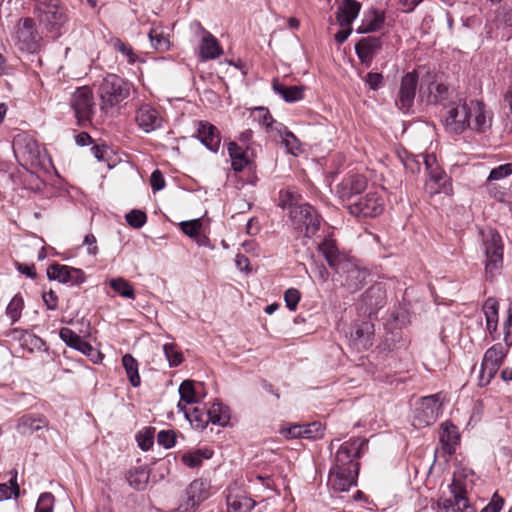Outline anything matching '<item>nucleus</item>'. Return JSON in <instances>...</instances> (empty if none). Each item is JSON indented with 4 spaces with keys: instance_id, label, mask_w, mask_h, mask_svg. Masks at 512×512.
I'll use <instances>...</instances> for the list:
<instances>
[{
    "instance_id": "24",
    "label": "nucleus",
    "mask_w": 512,
    "mask_h": 512,
    "mask_svg": "<svg viewBox=\"0 0 512 512\" xmlns=\"http://www.w3.org/2000/svg\"><path fill=\"white\" fill-rule=\"evenodd\" d=\"M197 137L210 151L217 152L221 143V136L216 126L208 121L197 122Z\"/></svg>"
},
{
    "instance_id": "9",
    "label": "nucleus",
    "mask_w": 512,
    "mask_h": 512,
    "mask_svg": "<svg viewBox=\"0 0 512 512\" xmlns=\"http://www.w3.org/2000/svg\"><path fill=\"white\" fill-rule=\"evenodd\" d=\"M504 347L498 343L490 347L484 354L479 374V385L486 386L498 372L504 358Z\"/></svg>"
},
{
    "instance_id": "39",
    "label": "nucleus",
    "mask_w": 512,
    "mask_h": 512,
    "mask_svg": "<svg viewBox=\"0 0 512 512\" xmlns=\"http://www.w3.org/2000/svg\"><path fill=\"white\" fill-rule=\"evenodd\" d=\"M59 336L61 340L70 348H73L79 352H83L87 343L82 337H80L76 332L72 329L63 327L60 329Z\"/></svg>"
},
{
    "instance_id": "41",
    "label": "nucleus",
    "mask_w": 512,
    "mask_h": 512,
    "mask_svg": "<svg viewBox=\"0 0 512 512\" xmlns=\"http://www.w3.org/2000/svg\"><path fill=\"white\" fill-rule=\"evenodd\" d=\"M300 194L294 187H288L279 191V207L288 209L289 212L295 207L299 206L298 201Z\"/></svg>"
},
{
    "instance_id": "4",
    "label": "nucleus",
    "mask_w": 512,
    "mask_h": 512,
    "mask_svg": "<svg viewBox=\"0 0 512 512\" xmlns=\"http://www.w3.org/2000/svg\"><path fill=\"white\" fill-rule=\"evenodd\" d=\"M131 85L115 74L107 75L99 86L102 108L113 107L125 100L130 94Z\"/></svg>"
},
{
    "instance_id": "58",
    "label": "nucleus",
    "mask_w": 512,
    "mask_h": 512,
    "mask_svg": "<svg viewBox=\"0 0 512 512\" xmlns=\"http://www.w3.org/2000/svg\"><path fill=\"white\" fill-rule=\"evenodd\" d=\"M149 39L151 45L158 50H165L168 48L169 41L162 34L157 33L155 29H151L149 32Z\"/></svg>"
},
{
    "instance_id": "20",
    "label": "nucleus",
    "mask_w": 512,
    "mask_h": 512,
    "mask_svg": "<svg viewBox=\"0 0 512 512\" xmlns=\"http://www.w3.org/2000/svg\"><path fill=\"white\" fill-rule=\"evenodd\" d=\"M358 470L353 466L350 468L332 467L329 474V485L334 491L345 492L356 485Z\"/></svg>"
},
{
    "instance_id": "49",
    "label": "nucleus",
    "mask_w": 512,
    "mask_h": 512,
    "mask_svg": "<svg viewBox=\"0 0 512 512\" xmlns=\"http://www.w3.org/2000/svg\"><path fill=\"white\" fill-rule=\"evenodd\" d=\"M212 453L209 450H197L192 453L184 454L182 461L185 465L191 468L198 467L202 464L203 459L210 458Z\"/></svg>"
},
{
    "instance_id": "10",
    "label": "nucleus",
    "mask_w": 512,
    "mask_h": 512,
    "mask_svg": "<svg viewBox=\"0 0 512 512\" xmlns=\"http://www.w3.org/2000/svg\"><path fill=\"white\" fill-rule=\"evenodd\" d=\"M208 484L196 479L186 488L175 512H196L198 506L209 497Z\"/></svg>"
},
{
    "instance_id": "1",
    "label": "nucleus",
    "mask_w": 512,
    "mask_h": 512,
    "mask_svg": "<svg viewBox=\"0 0 512 512\" xmlns=\"http://www.w3.org/2000/svg\"><path fill=\"white\" fill-rule=\"evenodd\" d=\"M318 251L333 269L332 280L350 291L361 288L367 277V271L361 268L354 259L340 252L336 241L329 235L318 244Z\"/></svg>"
},
{
    "instance_id": "11",
    "label": "nucleus",
    "mask_w": 512,
    "mask_h": 512,
    "mask_svg": "<svg viewBox=\"0 0 512 512\" xmlns=\"http://www.w3.org/2000/svg\"><path fill=\"white\" fill-rule=\"evenodd\" d=\"M366 444V440L360 437L350 439L339 446L335 455V468H350L353 466L355 470L359 469V464L355 459L360 457L361 449Z\"/></svg>"
},
{
    "instance_id": "51",
    "label": "nucleus",
    "mask_w": 512,
    "mask_h": 512,
    "mask_svg": "<svg viewBox=\"0 0 512 512\" xmlns=\"http://www.w3.org/2000/svg\"><path fill=\"white\" fill-rule=\"evenodd\" d=\"M179 394L181 403L182 401L186 404H193L196 402L195 388L193 381L185 380L179 386Z\"/></svg>"
},
{
    "instance_id": "34",
    "label": "nucleus",
    "mask_w": 512,
    "mask_h": 512,
    "mask_svg": "<svg viewBox=\"0 0 512 512\" xmlns=\"http://www.w3.org/2000/svg\"><path fill=\"white\" fill-rule=\"evenodd\" d=\"M272 88L276 94L280 95L288 103L299 101L304 97V88L302 86H285L278 80H274Z\"/></svg>"
},
{
    "instance_id": "32",
    "label": "nucleus",
    "mask_w": 512,
    "mask_h": 512,
    "mask_svg": "<svg viewBox=\"0 0 512 512\" xmlns=\"http://www.w3.org/2000/svg\"><path fill=\"white\" fill-rule=\"evenodd\" d=\"M48 421L41 415H23L18 419L17 431L21 435H31L34 432L47 427Z\"/></svg>"
},
{
    "instance_id": "21",
    "label": "nucleus",
    "mask_w": 512,
    "mask_h": 512,
    "mask_svg": "<svg viewBox=\"0 0 512 512\" xmlns=\"http://www.w3.org/2000/svg\"><path fill=\"white\" fill-rule=\"evenodd\" d=\"M364 313L369 316L376 314L386 304V292L381 284L369 287L361 298Z\"/></svg>"
},
{
    "instance_id": "14",
    "label": "nucleus",
    "mask_w": 512,
    "mask_h": 512,
    "mask_svg": "<svg viewBox=\"0 0 512 512\" xmlns=\"http://www.w3.org/2000/svg\"><path fill=\"white\" fill-rule=\"evenodd\" d=\"M418 80L419 77L416 71L408 72L402 77L398 97L396 99V105L401 111L409 112L412 108L418 87Z\"/></svg>"
},
{
    "instance_id": "22",
    "label": "nucleus",
    "mask_w": 512,
    "mask_h": 512,
    "mask_svg": "<svg viewBox=\"0 0 512 512\" xmlns=\"http://www.w3.org/2000/svg\"><path fill=\"white\" fill-rule=\"evenodd\" d=\"M382 48L381 37L367 36L361 38L355 44V51L361 63L369 67L373 58L378 54Z\"/></svg>"
},
{
    "instance_id": "6",
    "label": "nucleus",
    "mask_w": 512,
    "mask_h": 512,
    "mask_svg": "<svg viewBox=\"0 0 512 512\" xmlns=\"http://www.w3.org/2000/svg\"><path fill=\"white\" fill-rule=\"evenodd\" d=\"M349 213L357 217H376L384 210L381 196L375 191H369L365 195H359L345 206Z\"/></svg>"
},
{
    "instance_id": "63",
    "label": "nucleus",
    "mask_w": 512,
    "mask_h": 512,
    "mask_svg": "<svg viewBox=\"0 0 512 512\" xmlns=\"http://www.w3.org/2000/svg\"><path fill=\"white\" fill-rule=\"evenodd\" d=\"M504 504L503 498L494 493L490 503H488L480 512H500Z\"/></svg>"
},
{
    "instance_id": "38",
    "label": "nucleus",
    "mask_w": 512,
    "mask_h": 512,
    "mask_svg": "<svg viewBox=\"0 0 512 512\" xmlns=\"http://www.w3.org/2000/svg\"><path fill=\"white\" fill-rule=\"evenodd\" d=\"M228 153L231 158V165L234 171H242L248 164L246 153L235 142H230L228 145Z\"/></svg>"
},
{
    "instance_id": "50",
    "label": "nucleus",
    "mask_w": 512,
    "mask_h": 512,
    "mask_svg": "<svg viewBox=\"0 0 512 512\" xmlns=\"http://www.w3.org/2000/svg\"><path fill=\"white\" fill-rule=\"evenodd\" d=\"M23 307L24 301L22 297L15 295L9 302L6 309V314L11 319L12 323L17 322L20 319Z\"/></svg>"
},
{
    "instance_id": "36",
    "label": "nucleus",
    "mask_w": 512,
    "mask_h": 512,
    "mask_svg": "<svg viewBox=\"0 0 512 512\" xmlns=\"http://www.w3.org/2000/svg\"><path fill=\"white\" fill-rule=\"evenodd\" d=\"M207 421L215 425L225 426L230 419L229 409L222 403H213L206 411Z\"/></svg>"
},
{
    "instance_id": "8",
    "label": "nucleus",
    "mask_w": 512,
    "mask_h": 512,
    "mask_svg": "<svg viewBox=\"0 0 512 512\" xmlns=\"http://www.w3.org/2000/svg\"><path fill=\"white\" fill-rule=\"evenodd\" d=\"M70 102L78 125L87 126L91 122L95 107L92 90L87 86L78 88L72 94Z\"/></svg>"
},
{
    "instance_id": "19",
    "label": "nucleus",
    "mask_w": 512,
    "mask_h": 512,
    "mask_svg": "<svg viewBox=\"0 0 512 512\" xmlns=\"http://www.w3.org/2000/svg\"><path fill=\"white\" fill-rule=\"evenodd\" d=\"M441 407L442 402L440 394L425 396L420 400L416 410V417L422 424L431 425L437 420L441 412Z\"/></svg>"
},
{
    "instance_id": "46",
    "label": "nucleus",
    "mask_w": 512,
    "mask_h": 512,
    "mask_svg": "<svg viewBox=\"0 0 512 512\" xmlns=\"http://www.w3.org/2000/svg\"><path fill=\"white\" fill-rule=\"evenodd\" d=\"M109 285L121 297L128 299L135 298V291L126 279L122 277L113 278L109 281Z\"/></svg>"
},
{
    "instance_id": "57",
    "label": "nucleus",
    "mask_w": 512,
    "mask_h": 512,
    "mask_svg": "<svg viewBox=\"0 0 512 512\" xmlns=\"http://www.w3.org/2000/svg\"><path fill=\"white\" fill-rule=\"evenodd\" d=\"M138 445L142 450H149L154 443V435L150 429H146L145 431H140L137 435Z\"/></svg>"
},
{
    "instance_id": "16",
    "label": "nucleus",
    "mask_w": 512,
    "mask_h": 512,
    "mask_svg": "<svg viewBox=\"0 0 512 512\" xmlns=\"http://www.w3.org/2000/svg\"><path fill=\"white\" fill-rule=\"evenodd\" d=\"M472 107L475 112L471 110V113L468 114V129L478 133H486L492 126V112L487 109L486 105L482 101L479 100L470 99L469 108Z\"/></svg>"
},
{
    "instance_id": "33",
    "label": "nucleus",
    "mask_w": 512,
    "mask_h": 512,
    "mask_svg": "<svg viewBox=\"0 0 512 512\" xmlns=\"http://www.w3.org/2000/svg\"><path fill=\"white\" fill-rule=\"evenodd\" d=\"M251 117L254 121L264 126L269 132L276 131L277 133H281V129H284V125L275 121L269 110L265 107L254 108Z\"/></svg>"
},
{
    "instance_id": "28",
    "label": "nucleus",
    "mask_w": 512,
    "mask_h": 512,
    "mask_svg": "<svg viewBox=\"0 0 512 512\" xmlns=\"http://www.w3.org/2000/svg\"><path fill=\"white\" fill-rule=\"evenodd\" d=\"M361 6L357 0H343L336 12L339 25L343 28L351 26L353 20L358 16Z\"/></svg>"
},
{
    "instance_id": "12",
    "label": "nucleus",
    "mask_w": 512,
    "mask_h": 512,
    "mask_svg": "<svg viewBox=\"0 0 512 512\" xmlns=\"http://www.w3.org/2000/svg\"><path fill=\"white\" fill-rule=\"evenodd\" d=\"M422 159L425 164V169L429 176V182H427L425 185L426 191L431 195L440 192L448 193V177L446 173L437 164L436 157L434 155H425L422 156Z\"/></svg>"
},
{
    "instance_id": "29",
    "label": "nucleus",
    "mask_w": 512,
    "mask_h": 512,
    "mask_svg": "<svg viewBox=\"0 0 512 512\" xmlns=\"http://www.w3.org/2000/svg\"><path fill=\"white\" fill-rule=\"evenodd\" d=\"M385 20V14L383 11L376 9H369L363 14L361 24L356 29L358 34H365L379 30Z\"/></svg>"
},
{
    "instance_id": "27",
    "label": "nucleus",
    "mask_w": 512,
    "mask_h": 512,
    "mask_svg": "<svg viewBox=\"0 0 512 512\" xmlns=\"http://www.w3.org/2000/svg\"><path fill=\"white\" fill-rule=\"evenodd\" d=\"M14 151L33 161L40 156V145L31 136L18 135L13 142Z\"/></svg>"
},
{
    "instance_id": "15",
    "label": "nucleus",
    "mask_w": 512,
    "mask_h": 512,
    "mask_svg": "<svg viewBox=\"0 0 512 512\" xmlns=\"http://www.w3.org/2000/svg\"><path fill=\"white\" fill-rule=\"evenodd\" d=\"M453 499H439L437 505L444 512H476V509L465 497V489L459 481H453L451 486Z\"/></svg>"
},
{
    "instance_id": "23",
    "label": "nucleus",
    "mask_w": 512,
    "mask_h": 512,
    "mask_svg": "<svg viewBox=\"0 0 512 512\" xmlns=\"http://www.w3.org/2000/svg\"><path fill=\"white\" fill-rule=\"evenodd\" d=\"M135 120L139 128L145 133H150L162 126V117L159 112L148 104L138 108Z\"/></svg>"
},
{
    "instance_id": "44",
    "label": "nucleus",
    "mask_w": 512,
    "mask_h": 512,
    "mask_svg": "<svg viewBox=\"0 0 512 512\" xmlns=\"http://www.w3.org/2000/svg\"><path fill=\"white\" fill-rule=\"evenodd\" d=\"M14 332L21 333L19 338L20 344L23 348L27 349L29 352H34L35 350H43L45 347V342L35 334L29 333L27 331H19L15 329Z\"/></svg>"
},
{
    "instance_id": "26",
    "label": "nucleus",
    "mask_w": 512,
    "mask_h": 512,
    "mask_svg": "<svg viewBox=\"0 0 512 512\" xmlns=\"http://www.w3.org/2000/svg\"><path fill=\"white\" fill-rule=\"evenodd\" d=\"M226 504L227 512H252L256 502L243 492L229 489Z\"/></svg>"
},
{
    "instance_id": "40",
    "label": "nucleus",
    "mask_w": 512,
    "mask_h": 512,
    "mask_svg": "<svg viewBox=\"0 0 512 512\" xmlns=\"http://www.w3.org/2000/svg\"><path fill=\"white\" fill-rule=\"evenodd\" d=\"M177 407L179 410L184 412L185 417L196 429H204L207 426V415L206 411H204L203 409L196 407L188 412L185 411V406L181 402L178 403Z\"/></svg>"
},
{
    "instance_id": "7",
    "label": "nucleus",
    "mask_w": 512,
    "mask_h": 512,
    "mask_svg": "<svg viewBox=\"0 0 512 512\" xmlns=\"http://www.w3.org/2000/svg\"><path fill=\"white\" fill-rule=\"evenodd\" d=\"M470 99H458L457 101L451 102L446 107L445 126L449 131L455 133H462L469 127L468 114L471 113L469 108ZM473 109V107H472ZM475 112L474 110H472Z\"/></svg>"
},
{
    "instance_id": "61",
    "label": "nucleus",
    "mask_w": 512,
    "mask_h": 512,
    "mask_svg": "<svg viewBox=\"0 0 512 512\" xmlns=\"http://www.w3.org/2000/svg\"><path fill=\"white\" fill-rule=\"evenodd\" d=\"M158 444L166 449L175 445V433L173 431L161 430L157 435Z\"/></svg>"
},
{
    "instance_id": "52",
    "label": "nucleus",
    "mask_w": 512,
    "mask_h": 512,
    "mask_svg": "<svg viewBox=\"0 0 512 512\" xmlns=\"http://www.w3.org/2000/svg\"><path fill=\"white\" fill-rule=\"evenodd\" d=\"M54 503V495L50 492H44L40 494L37 500L35 512H53Z\"/></svg>"
},
{
    "instance_id": "56",
    "label": "nucleus",
    "mask_w": 512,
    "mask_h": 512,
    "mask_svg": "<svg viewBox=\"0 0 512 512\" xmlns=\"http://www.w3.org/2000/svg\"><path fill=\"white\" fill-rule=\"evenodd\" d=\"M202 223L199 219L184 221L181 223V229L189 237H196L199 235Z\"/></svg>"
},
{
    "instance_id": "5",
    "label": "nucleus",
    "mask_w": 512,
    "mask_h": 512,
    "mask_svg": "<svg viewBox=\"0 0 512 512\" xmlns=\"http://www.w3.org/2000/svg\"><path fill=\"white\" fill-rule=\"evenodd\" d=\"M13 40L22 51L35 53L41 47L42 36L32 18H21L14 28Z\"/></svg>"
},
{
    "instance_id": "31",
    "label": "nucleus",
    "mask_w": 512,
    "mask_h": 512,
    "mask_svg": "<svg viewBox=\"0 0 512 512\" xmlns=\"http://www.w3.org/2000/svg\"><path fill=\"white\" fill-rule=\"evenodd\" d=\"M203 36L199 44L200 55L204 60L216 59L222 53L218 40L208 31L202 29Z\"/></svg>"
},
{
    "instance_id": "35",
    "label": "nucleus",
    "mask_w": 512,
    "mask_h": 512,
    "mask_svg": "<svg viewBox=\"0 0 512 512\" xmlns=\"http://www.w3.org/2000/svg\"><path fill=\"white\" fill-rule=\"evenodd\" d=\"M351 338L364 348L371 345V336L373 335V324L370 322H362L356 324L351 332Z\"/></svg>"
},
{
    "instance_id": "45",
    "label": "nucleus",
    "mask_w": 512,
    "mask_h": 512,
    "mask_svg": "<svg viewBox=\"0 0 512 512\" xmlns=\"http://www.w3.org/2000/svg\"><path fill=\"white\" fill-rule=\"evenodd\" d=\"M20 494V488L17 483V471H11V478L9 480V485L7 483L0 484V502L4 500L11 499L14 497L17 499Z\"/></svg>"
},
{
    "instance_id": "2",
    "label": "nucleus",
    "mask_w": 512,
    "mask_h": 512,
    "mask_svg": "<svg viewBox=\"0 0 512 512\" xmlns=\"http://www.w3.org/2000/svg\"><path fill=\"white\" fill-rule=\"evenodd\" d=\"M482 251L485 255V275L492 280L503 266V241L500 234L489 229L483 233Z\"/></svg>"
},
{
    "instance_id": "59",
    "label": "nucleus",
    "mask_w": 512,
    "mask_h": 512,
    "mask_svg": "<svg viewBox=\"0 0 512 512\" xmlns=\"http://www.w3.org/2000/svg\"><path fill=\"white\" fill-rule=\"evenodd\" d=\"M35 12L38 17L60 5L59 0H35Z\"/></svg>"
},
{
    "instance_id": "55",
    "label": "nucleus",
    "mask_w": 512,
    "mask_h": 512,
    "mask_svg": "<svg viewBox=\"0 0 512 512\" xmlns=\"http://www.w3.org/2000/svg\"><path fill=\"white\" fill-rule=\"evenodd\" d=\"M127 223L133 228H141L147 220L145 212L141 210H132L125 216Z\"/></svg>"
},
{
    "instance_id": "60",
    "label": "nucleus",
    "mask_w": 512,
    "mask_h": 512,
    "mask_svg": "<svg viewBox=\"0 0 512 512\" xmlns=\"http://www.w3.org/2000/svg\"><path fill=\"white\" fill-rule=\"evenodd\" d=\"M284 300L289 310L294 311L300 301V292L296 288L288 289L284 294Z\"/></svg>"
},
{
    "instance_id": "62",
    "label": "nucleus",
    "mask_w": 512,
    "mask_h": 512,
    "mask_svg": "<svg viewBox=\"0 0 512 512\" xmlns=\"http://www.w3.org/2000/svg\"><path fill=\"white\" fill-rule=\"evenodd\" d=\"M401 161L403 163L404 168L410 171L411 173L415 174L420 171L421 162L416 156L406 155L404 158L401 157Z\"/></svg>"
},
{
    "instance_id": "43",
    "label": "nucleus",
    "mask_w": 512,
    "mask_h": 512,
    "mask_svg": "<svg viewBox=\"0 0 512 512\" xmlns=\"http://www.w3.org/2000/svg\"><path fill=\"white\" fill-rule=\"evenodd\" d=\"M122 365L126 371L130 384L133 387L140 385V376L138 372V362L131 354H125L122 357Z\"/></svg>"
},
{
    "instance_id": "18",
    "label": "nucleus",
    "mask_w": 512,
    "mask_h": 512,
    "mask_svg": "<svg viewBox=\"0 0 512 512\" xmlns=\"http://www.w3.org/2000/svg\"><path fill=\"white\" fill-rule=\"evenodd\" d=\"M47 277L69 285H80L85 281V274L81 269L59 263L51 264L47 268Z\"/></svg>"
},
{
    "instance_id": "64",
    "label": "nucleus",
    "mask_w": 512,
    "mask_h": 512,
    "mask_svg": "<svg viewBox=\"0 0 512 512\" xmlns=\"http://www.w3.org/2000/svg\"><path fill=\"white\" fill-rule=\"evenodd\" d=\"M512 307L508 308L507 319L504 322V342L507 346L512 345Z\"/></svg>"
},
{
    "instance_id": "37",
    "label": "nucleus",
    "mask_w": 512,
    "mask_h": 512,
    "mask_svg": "<svg viewBox=\"0 0 512 512\" xmlns=\"http://www.w3.org/2000/svg\"><path fill=\"white\" fill-rule=\"evenodd\" d=\"M499 304L495 298H488L483 305V312L486 319V328L490 334L496 331L498 324Z\"/></svg>"
},
{
    "instance_id": "30",
    "label": "nucleus",
    "mask_w": 512,
    "mask_h": 512,
    "mask_svg": "<svg viewBox=\"0 0 512 512\" xmlns=\"http://www.w3.org/2000/svg\"><path fill=\"white\" fill-rule=\"evenodd\" d=\"M440 442L445 453L452 455L460 442L458 428L452 423L445 422L441 426Z\"/></svg>"
},
{
    "instance_id": "42",
    "label": "nucleus",
    "mask_w": 512,
    "mask_h": 512,
    "mask_svg": "<svg viewBox=\"0 0 512 512\" xmlns=\"http://www.w3.org/2000/svg\"><path fill=\"white\" fill-rule=\"evenodd\" d=\"M127 480L134 489L143 490L149 481V472L143 467H136L128 472Z\"/></svg>"
},
{
    "instance_id": "53",
    "label": "nucleus",
    "mask_w": 512,
    "mask_h": 512,
    "mask_svg": "<svg viewBox=\"0 0 512 512\" xmlns=\"http://www.w3.org/2000/svg\"><path fill=\"white\" fill-rule=\"evenodd\" d=\"M512 175V164L506 163L493 168L487 178V181H499Z\"/></svg>"
},
{
    "instance_id": "48",
    "label": "nucleus",
    "mask_w": 512,
    "mask_h": 512,
    "mask_svg": "<svg viewBox=\"0 0 512 512\" xmlns=\"http://www.w3.org/2000/svg\"><path fill=\"white\" fill-rule=\"evenodd\" d=\"M163 352L170 367H177L183 361L181 349L175 343H166L163 345Z\"/></svg>"
},
{
    "instance_id": "25",
    "label": "nucleus",
    "mask_w": 512,
    "mask_h": 512,
    "mask_svg": "<svg viewBox=\"0 0 512 512\" xmlns=\"http://www.w3.org/2000/svg\"><path fill=\"white\" fill-rule=\"evenodd\" d=\"M38 18L47 32L51 33L54 38L61 35V28L67 20L65 11L60 5L51 11H47Z\"/></svg>"
},
{
    "instance_id": "3",
    "label": "nucleus",
    "mask_w": 512,
    "mask_h": 512,
    "mask_svg": "<svg viewBox=\"0 0 512 512\" xmlns=\"http://www.w3.org/2000/svg\"><path fill=\"white\" fill-rule=\"evenodd\" d=\"M290 225L298 234L313 237L320 229L321 219L317 211L308 203H302L288 213Z\"/></svg>"
},
{
    "instance_id": "13",
    "label": "nucleus",
    "mask_w": 512,
    "mask_h": 512,
    "mask_svg": "<svg viewBox=\"0 0 512 512\" xmlns=\"http://www.w3.org/2000/svg\"><path fill=\"white\" fill-rule=\"evenodd\" d=\"M367 184L368 181L364 175L351 173L337 185L336 192L343 205L346 206L366 190Z\"/></svg>"
},
{
    "instance_id": "47",
    "label": "nucleus",
    "mask_w": 512,
    "mask_h": 512,
    "mask_svg": "<svg viewBox=\"0 0 512 512\" xmlns=\"http://www.w3.org/2000/svg\"><path fill=\"white\" fill-rule=\"evenodd\" d=\"M281 137V143L285 146L288 153L297 155L301 150V145L297 137L286 129H281V133H278Z\"/></svg>"
},
{
    "instance_id": "54",
    "label": "nucleus",
    "mask_w": 512,
    "mask_h": 512,
    "mask_svg": "<svg viewBox=\"0 0 512 512\" xmlns=\"http://www.w3.org/2000/svg\"><path fill=\"white\" fill-rule=\"evenodd\" d=\"M303 426V438L318 439L324 435V427L319 422H312Z\"/></svg>"
},
{
    "instance_id": "17",
    "label": "nucleus",
    "mask_w": 512,
    "mask_h": 512,
    "mask_svg": "<svg viewBox=\"0 0 512 512\" xmlns=\"http://www.w3.org/2000/svg\"><path fill=\"white\" fill-rule=\"evenodd\" d=\"M448 88L435 81V76L429 72L421 79L419 98L428 104H436L445 99Z\"/></svg>"
}]
</instances>
